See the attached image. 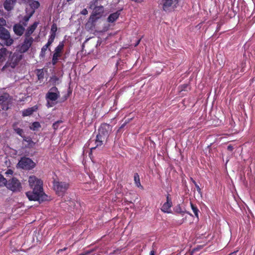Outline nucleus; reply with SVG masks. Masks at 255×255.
Segmentation results:
<instances>
[{
  "label": "nucleus",
  "instance_id": "nucleus-15",
  "mask_svg": "<svg viewBox=\"0 0 255 255\" xmlns=\"http://www.w3.org/2000/svg\"><path fill=\"white\" fill-rule=\"evenodd\" d=\"M107 138H105L103 135L102 134H98L96 136V139L95 140V144L96 146L91 147L90 149L92 151V150L95 149L96 147L101 146L103 145L104 141Z\"/></svg>",
  "mask_w": 255,
  "mask_h": 255
},
{
  "label": "nucleus",
  "instance_id": "nucleus-41",
  "mask_svg": "<svg viewBox=\"0 0 255 255\" xmlns=\"http://www.w3.org/2000/svg\"><path fill=\"white\" fill-rule=\"evenodd\" d=\"M195 187L196 188L197 191L199 194H201V190L199 187V186L197 184L195 185Z\"/></svg>",
  "mask_w": 255,
  "mask_h": 255
},
{
  "label": "nucleus",
  "instance_id": "nucleus-34",
  "mask_svg": "<svg viewBox=\"0 0 255 255\" xmlns=\"http://www.w3.org/2000/svg\"><path fill=\"white\" fill-rule=\"evenodd\" d=\"M6 24V22L5 20L3 18L0 17V27L5 26Z\"/></svg>",
  "mask_w": 255,
  "mask_h": 255
},
{
  "label": "nucleus",
  "instance_id": "nucleus-9",
  "mask_svg": "<svg viewBox=\"0 0 255 255\" xmlns=\"http://www.w3.org/2000/svg\"><path fill=\"white\" fill-rule=\"evenodd\" d=\"M21 59V56H18L15 54L11 56V57L6 63L5 65L2 67V70L4 71L7 67H10L14 68L18 64Z\"/></svg>",
  "mask_w": 255,
  "mask_h": 255
},
{
  "label": "nucleus",
  "instance_id": "nucleus-26",
  "mask_svg": "<svg viewBox=\"0 0 255 255\" xmlns=\"http://www.w3.org/2000/svg\"><path fill=\"white\" fill-rule=\"evenodd\" d=\"M23 141H24L27 143V144L26 146H27V147H28L29 148L32 147L35 144V143L32 141L31 138L30 137L24 136L23 137Z\"/></svg>",
  "mask_w": 255,
  "mask_h": 255
},
{
  "label": "nucleus",
  "instance_id": "nucleus-38",
  "mask_svg": "<svg viewBox=\"0 0 255 255\" xmlns=\"http://www.w3.org/2000/svg\"><path fill=\"white\" fill-rule=\"evenodd\" d=\"M13 174V171L11 169H8L5 172L6 175H12Z\"/></svg>",
  "mask_w": 255,
  "mask_h": 255
},
{
  "label": "nucleus",
  "instance_id": "nucleus-28",
  "mask_svg": "<svg viewBox=\"0 0 255 255\" xmlns=\"http://www.w3.org/2000/svg\"><path fill=\"white\" fill-rule=\"evenodd\" d=\"M141 38H136L135 42L132 43V40L130 41V43H128V49L130 48L132 46L136 47L137 46L140 42Z\"/></svg>",
  "mask_w": 255,
  "mask_h": 255
},
{
  "label": "nucleus",
  "instance_id": "nucleus-17",
  "mask_svg": "<svg viewBox=\"0 0 255 255\" xmlns=\"http://www.w3.org/2000/svg\"><path fill=\"white\" fill-rule=\"evenodd\" d=\"M38 24L39 23L38 22H34L32 25L28 27L25 33V37H30V35L34 31Z\"/></svg>",
  "mask_w": 255,
  "mask_h": 255
},
{
  "label": "nucleus",
  "instance_id": "nucleus-52",
  "mask_svg": "<svg viewBox=\"0 0 255 255\" xmlns=\"http://www.w3.org/2000/svg\"><path fill=\"white\" fill-rule=\"evenodd\" d=\"M128 204H129V203H131V202L128 201Z\"/></svg>",
  "mask_w": 255,
  "mask_h": 255
},
{
  "label": "nucleus",
  "instance_id": "nucleus-51",
  "mask_svg": "<svg viewBox=\"0 0 255 255\" xmlns=\"http://www.w3.org/2000/svg\"><path fill=\"white\" fill-rule=\"evenodd\" d=\"M128 204H129V203H131V202L128 201Z\"/></svg>",
  "mask_w": 255,
  "mask_h": 255
},
{
  "label": "nucleus",
  "instance_id": "nucleus-14",
  "mask_svg": "<svg viewBox=\"0 0 255 255\" xmlns=\"http://www.w3.org/2000/svg\"><path fill=\"white\" fill-rule=\"evenodd\" d=\"M64 47V41L60 42L58 45L55 48L53 56L60 58L62 56Z\"/></svg>",
  "mask_w": 255,
  "mask_h": 255
},
{
  "label": "nucleus",
  "instance_id": "nucleus-35",
  "mask_svg": "<svg viewBox=\"0 0 255 255\" xmlns=\"http://www.w3.org/2000/svg\"><path fill=\"white\" fill-rule=\"evenodd\" d=\"M55 37L56 36L55 35H50L48 41L49 42V43H52L54 40Z\"/></svg>",
  "mask_w": 255,
  "mask_h": 255
},
{
  "label": "nucleus",
  "instance_id": "nucleus-12",
  "mask_svg": "<svg viewBox=\"0 0 255 255\" xmlns=\"http://www.w3.org/2000/svg\"><path fill=\"white\" fill-rule=\"evenodd\" d=\"M12 52L7 50L5 48L0 49V62L5 61L7 57H10Z\"/></svg>",
  "mask_w": 255,
  "mask_h": 255
},
{
  "label": "nucleus",
  "instance_id": "nucleus-39",
  "mask_svg": "<svg viewBox=\"0 0 255 255\" xmlns=\"http://www.w3.org/2000/svg\"><path fill=\"white\" fill-rule=\"evenodd\" d=\"M88 10H87L86 8H84L81 11V14H83V15H87L88 14Z\"/></svg>",
  "mask_w": 255,
  "mask_h": 255
},
{
  "label": "nucleus",
  "instance_id": "nucleus-49",
  "mask_svg": "<svg viewBox=\"0 0 255 255\" xmlns=\"http://www.w3.org/2000/svg\"><path fill=\"white\" fill-rule=\"evenodd\" d=\"M197 250H198V249L197 248H195V249H193V252H195V251H196Z\"/></svg>",
  "mask_w": 255,
  "mask_h": 255
},
{
  "label": "nucleus",
  "instance_id": "nucleus-37",
  "mask_svg": "<svg viewBox=\"0 0 255 255\" xmlns=\"http://www.w3.org/2000/svg\"><path fill=\"white\" fill-rule=\"evenodd\" d=\"M166 202H168V203H172L171 199L170 198L169 194H167L166 195Z\"/></svg>",
  "mask_w": 255,
  "mask_h": 255
},
{
  "label": "nucleus",
  "instance_id": "nucleus-5",
  "mask_svg": "<svg viewBox=\"0 0 255 255\" xmlns=\"http://www.w3.org/2000/svg\"><path fill=\"white\" fill-rule=\"evenodd\" d=\"M68 184L65 182L54 181L53 182L54 190L59 196L64 194L68 189Z\"/></svg>",
  "mask_w": 255,
  "mask_h": 255
},
{
  "label": "nucleus",
  "instance_id": "nucleus-1",
  "mask_svg": "<svg viewBox=\"0 0 255 255\" xmlns=\"http://www.w3.org/2000/svg\"><path fill=\"white\" fill-rule=\"evenodd\" d=\"M29 186L32 189V192H27L26 196L30 201L42 202L48 200V196L43 191V182L35 176H30L28 179Z\"/></svg>",
  "mask_w": 255,
  "mask_h": 255
},
{
  "label": "nucleus",
  "instance_id": "nucleus-24",
  "mask_svg": "<svg viewBox=\"0 0 255 255\" xmlns=\"http://www.w3.org/2000/svg\"><path fill=\"white\" fill-rule=\"evenodd\" d=\"M119 15L120 13L118 11L111 14L108 18V21L109 22H114L119 17Z\"/></svg>",
  "mask_w": 255,
  "mask_h": 255
},
{
  "label": "nucleus",
  "instance_id": "nucleus-40",
  "mask_svg": "<svg viewBox=\"0 0 255 255\" xmlns=\"http://www.w3.org/2000/svg\"><path fill=\"white\" fill-rule=\"evenodd\" d=\"M251 174H252V169H251V167H250L248 170V172L247 174V175L248 177L250 178L251 176Z\"/></svg>",
  "mask_w": 255,
  "mask_h": 255
},
{
  "label": "nucleus",
  "instance_id": "nucleus-36",
  "mask_svg": "<svg viewBox=\"0 0 255 255\" xmlns=\"http://www.w3.org/2000/svg\"><path fill=\"white\" fill-rule=\"evenodd\" d=\"M59 58H58V57L53 56L52 60V64L54 65H55L57 63V62H58Z\"/></svg>",
  "mask_w": 255,
  "mask_h": 255
},
{
  "label": "nucleus",
  "instance_id": "nucleus-50",
  "mask_svg": "<svg viewBox=\"0 0 255 255\" xmlns=\"http://www.w3.org/2000/svg\"><path fill=\"white\" fill-rule=\"evenodd\" d=\"M25 2H27V1H29L30 0H24Z\"/></svg>",
  "mask_w": 255,
  "mask_h": 255
},
{
  "label": "nucleus",
  "instance_id": "nucleus-6",
  "mask_svg": "<svg viewBox=\"0 0 255 255\" xmlns=\"http://www.w3.org/2000/svg\"><path fill=\"white\" fill-rule=\"evenodd\" d=\"M0 39L7 46L11 45L13 40L10 38L8 31L3 26L0 27Z\"/></svg>",
  "mask_w": 255,
  "mask_h": 255
},
{
  "label": "nucleus",
  "instance_id": "nucleus-2",
  "mask_svg": "<svg viewBox=\"0 0 255 255\" xmlns=\"http://www.w3.org/2000/svg\"><path fill=\"white\" fill-rule=\"evenodd\" d=\"M0 186H5L13 192L20 191L21 189V183L16 178L13 177L7 181L1 174H0Z\"/></svg>",
  "mask_w": 255,
  "mask_h": 255
},
{
  "label": "nucleus",
  "instance_id": "nucleus-30",
  "mask_svg": "<svg viewBox=\"0 0 255 255\" xmlns=\"http://www.w3.org/2000/svg\"><path fill=\"white\" fill-rule=\"evenodd\" d=\"M57 30V25L55 23H53L51 28L50 35L56 36V31Z\"/></svg>",
  "mask_w": 255,
  "mask_h": 255
},
{
  "label": "nucleus",
  "instance_id": "nucleus-8",
  "mask_svg": "<svg viewBox=\"0 0 255 255\" xmlns=\"http://www.w3.org/2000/svg\"><path fill=\"white\" fill-rule=\"evenodd\" d=\"M179 0H162V8L165 11H168L177 7Z\"/></svg>",
  "mask_w": 255,
  "mask_h": 255
},
{
  "label": "nucleus",
  "instance_id": "nucleus-25",
  "mask_svg": "<svg viewBox=\"0 0 255 255\" xmlns=\"http://www.w3.org/2000/svg\"><path fill=\"white\" fill-rule=\"evenodd\" d=\"M13 129L15 131V132L20 135L22 138L24 136H23V130L22 129L20 128L17 127V124L14 123L12 125Z\"/></svg>",
  "mask_w": 255,
  "mask_h": 255
},
{
  "label": "nucleus",
  "instance_id": "nucleus-7",
  "mask_svg": "<svg viewBox=\"0 0 255 255\" xmlns=\"http://www.w3.org/2000/svg\"><path fill=\"white\" fill-rule=\"evenodd\" d=\"M35 166L34 162L29 158L22 157L17 163L19 168L25 169H30Z\"/></svg>",
  "mask_w": 255,
  "mask_h": 255
},
{
  "label": "nucleus",
  "instance_id": "nucleus-31",
  "mask_svg": "<svg viewBox=\"0 0 255 255\" xmlns=\"http://www.w3.org/2000/svg\"><path fill=\"white\" fill-rule=\"evenodd\" d=\"M180 89L181 91H187L190 89L189 85L187 84H184L180 86Z\"/></svg>",
  "mask_w": 255,
  "mask_h": 255
},
{
  "label": "nucleus",
  "instance_id": "nucleus-29",
  "mask_svg": "<svg viewBox=\"0 0 255 255\" xmlns=\"http://www.w3.org/2000/svg\"><path fill=\"white\" fill-rule=\"evenodd\" d=\"M41 126L39 122H35L32 123L30 126V128L33 130H36L38 128H40Z\"/></svg>",
  "mask_w": 255,
  "mask_h": 255
},
{
  "label": "nucleus",
  "instance_id": "nucleus-42",
  "mask_svg": "<svg viewBox=\"0 0 255 255\" xmlns=\"http://www.w3.org/2000/svg\"><path fill=\"white\" fill-rule=\"evenodd\" d=\"M233 149H234V148H233V146L231 144L227 146V149L230 151H232Z\"/></svg>",
  "mask_w": 255,
  "mask_h": 255
},
{
  "label": "nucleus",
  "instance_id": "nucleus-19",
  "mask_svg": "<svg viewBox=\"0 0 255 255\" xmlns=\"http://www.w3.org/2000/svg\"><path fill=\"white\" fill-rule=\"evenodd\" d=\"M133 180L134 183L136 187L137 188L143 190V187L141 185L140 183V177L139 175L137 173H134L133 175Z\"/></svg>",
  "mask_w": 255,
  "mask_h": 255
},
{
  "label": "nucleus",
  "instance_id": "nucleus-11",
  "mask_svg": "<svg viewBox=\"0 0 255 255\" xmlns=\"http://www.w3.org/2000/svg\"><path fill=\"white\" fill-rule=\"evenodd\" d=\"M9 102L10 99L8 94H5L0 96V105L3 110H7L8 109Z\"/></svg>",
  "mask_w": 255,
  "mask_h": 255
},
{
  "label": "nucleus",
  "instance_id": "nucleus-16",
  "mask_svg": "<svg viewBox=\"0 0 255 255\" xmlns=\"http://www.w3.org/2000/svg\"><path fill=\"white\" fill-rule=\"evenodd\" d=\"M13 29L14 33L18 36H21L24 31V28L20 24L14 25Z\"/></svg>",
  "mask_w": 255,
  "mask_h": 255
},
{
  "label": "nucleus",
  "instance_id": "nucleus-10",
  "mask_svg": "<svg viewBox=\"0 0 255 255\" xmlns=\"http://www.w3.org/2000/svg\"><path fill=\"white\" fill-rule=\"evenodd\" d=\"M112 131V127L107 124H103L101 125L99 129V134H102L105 138H107L110 133Z\"/></svg>",
  "mask_w": 255,
  "mask_h": 255
},
{
  "label": "nucleus",
  "instance_id": "nucleus-45",
  "mask_svg": "<svg viewBox=\"0 0 255 255\" xmlns=\"http://www.w3.org/2000/svg\"><path fill=\"white\" fill-rule=\"evenodd\" d=\"M190 180L195 185L197 184L196 182L193 179V178L191 177Z\"/></svg>",
  "mask_w": 255,
  "mask_h": 255
},
{
  "label": "nucleus",
  "instance_id": "nucleus-13",
  "mask_svg": "<svg viewBox=\"0 0 255 255\" xmlns=\"http://www.w3.org/2000/svg\"><path fill=\"white\" fill-rule=\"evenodd\" d=\"M33 41V39L31 37H25L24 41L21 46L22 50L25 52L26 51L29 47L31 46L32 42Z\"/></svg>",
  "mask_w": 255,
  "mask_h": 255
},
{
  "label": "nucleus",
  "instance_id": "nucleus-3",
  "mask_svg": "<svg viewBox=\"0 0 255 255\" xmlns=\"http://www.w3.org/2000/svg\"><path fill=\"white\" fill-rule=\"evenodd\" d=\"M60 97V92L56 87L51 88L46 94L47 101L46 106L48 108L54 106L57 104V100Z\"/></svg>",
  "mask_w": 255,
  "mask_h": 255
},
{
  "label": "nucleus",
  "instance_id": "nucleus-46",
  "mask_svg": "<svg viewBox=\"0 0 255 255\" xmlns=\"http://www.w3.org/2000/svg\"><path fill=\"white\" fill-rule=\"evenodd\" d=\"M149 255H155V252L154 251H151L149 253Z\"/></svg>",
  "mask_w": 255,
  "mask_h": 255
},
{
  "label": "nucleus",
  "instance_id": "nucleus-18",
  "mask_svg": "<svg viewBox=\"0 0 255 255\" xmlns=\"http://www.w3.org/2000/svg\"><path fill=\"white\" fill-rule=\"evenodd\" d=\"M16 0H5L3 3V6L7 11L11 10L14 6Z\"/></svg>",
  "mask_w": 255,
  "mask_h": 255
},
{
  "label": "nucleus",
  "instance_id": "nucleus-43",
  "mask_svg": "<svg viewBox=\"0 0 255 255\" xmlns=\"http://www.w3.org/2000/svg\"><path fill=\"white\" fill-rule=\"evenodd\" d=\"M52 44L51 43H49V42H47V43L45 45H44L45 47L46 48H48L49 46H50Z\"/></svg>",
  "mask_w": 255,
  "mask_h": 255
},
{
  "label": "nucleus",
  "instance_id": "nucleus-20",
  "mask_svg": "<svg viewBox=\"0 0 255 255\" xmlns=\"http://www.w3.org/2000/svg\"><path fill=\"white\" fill-rule=\"evenodd\" d=\"M172 206V203L165 202L161 208V210L163 213H170L171 212V207Z\"/></svg>",
  "mask_w": 255,
  "mask_h": 255
},
{
  "label": "nucleus",
  "instance_id": "nucleus-23",
  "mask_svg": "<svg viewBox=\"0 0 255 255\" xmlns=\"http://www.w3.org/2000/svg\"><path fill=\"white\" fill-rule=\"evenodd\" d=\"M27 3H29V5L31 8L29 11L31 10H34V12L35 9L37 8L39 6V2L36 0H30L29 1H27Z\"/></svg>",
  "mask_w": 255,
  "mask_h": 255
},
{
  "label": "nucleus",
  "instance_id": "nucleus-4",
  "mask_svg": "<svg viewBox=\"0 0 255 255\" xmlns=\"http://www.w3.org/2000/svg\"><path fill=\"white\" fill-rule=\"evenodd\" d=\"M98 3V0H92L89 5L91 9H93L92 14L90 17V20L94 22L100 18L104 12V7L102 6H96Z\"/></svg>",
  "mask_w": 255,
  "mask_h": 255
},
{
  "label": "nucleus",
  "instance_id": "nucleus-44",
  "mask_svg": "<svg viewBox=\"0 0 255 255\" xmlns=\"http://www.w3.org/2000/svg\"><path fill=\"white\" fill-rule=\"evenodd\" d=\"M238 252V250L236 251H234L233 252H232L231 253H230L229 255H236V254Z\"/></svg>",
  "mask_w": 255,
  "mask_h": 255
},
{
  "label": "nucleus",
  "instance_id": "nucleus-27",
  "mask_svg": "<svg viewBox=\"0 0 255 255\" xmlns=\"http://www.w3.org/2000/svg\"><path fill=\"white\" fill-rule=\"evenodd\" d=\"M190 204H191V209H192L193 213H194L195 217H197V218H199V209H198V208L196 206L194 205L192 203H191Z\"/></svg>",
  "mask_w": 255,
  "mask_h": 255
},
{
  "label": "nucleus",
  "instance_id": "nucleus-48",
  "mask_svg": "<svg viewBox=\"0 0 255 255\" xmlns=\"http://www.w3.org/2000/svg\"><path fill=\"white\" fill-rule=\"evenodd\" d=\"M93 141H94L93 140H89V146H90V145L92 143V142H93Z\"/></svg>",
  "mask_w": 255,
  "mask_h": 255
},
{
  "label": "nucleus",
  "instance_id": "nucleus-32",
  "mask_svg": "<svg viewBox=\"0 0 255 255\" xmlns=\"http://www.w3.org/2000/svg\"><path fill=\"white\" fill-rule=\"evenodd\" d=\"M62 123V121H58L55 122L53 124L52 127L54 129H56L58 128L60 125H61Z\"/></svg>",
  "mask_w": 255,
  "mask_h": 255
},
{
  "label": "nucleus",
  "instance_id": "nucleus-33",
  "mask_svg": "<svg viewBox=\"0 0 255 255\" xmlns=\"http://www.w3.org/2000/svg\"><path fill=\"white\" fill-rule=\"evenodd\" d=\"M47 50V48H46L44 46H43L42 47V48H41V52H40V56L41 57H44L45 54V52H46Z\"/></svg>",
  "mask_w": 255,
  "mask_h": 255
},
{
  "label": "nucleus",
  "instance_id": "nucleus-22",
  "mask_svg": "<svg viewBox=\"0 0 255 255\" xmlns=\"http://www.w3.org/2000/svg\"><path fill=\"white\" fill-rule=\"evenodd\" d=\"M26 11L27 15H26L23 17V22H22V23L24 25V26L27 25V23L29 21V18L31 17V16L34 13V10H31V11H29L28 10V8H26Z\"/></svg>",
  "mask_w": 255,
  "mask_h": 255
},
{
  "label": "nucleus",
  "instance_id": "nucleus-47",
  "mask_svg": "<svg viewBox=\"0 0 255 255\" xmlns=\"http://www.w3.org/2000/svg\"><path fill=\"white\" fill-rule=\"evenodd\" d=\"M66 250V248H64L63 249L59 250L58 251V253H59L60 252H62L63 251H65Z\"/></svg>",
  "mask_w": 255,
  "mask_h": 255
},
{
  "label": "nucleus",
  "instance_id": "nucleus-21",
  "mask_svg": "<svg viewBox=\"0 0 255 255\" xmlns=\"http://www.w3.org/2000/svg\"><path fill=\"white\" fill-rule=\"evenodd\" d=\"M37 109L36 106H33L31 108H29L27 109L24 110L22 111V116L23 117L28 116L33 114V113L36 111Z\"/></svg>",
  "mask_w": 255,
  "mask_h": 255
}]
</instances>
